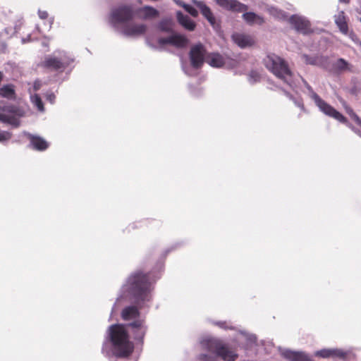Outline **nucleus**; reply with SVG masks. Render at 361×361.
Instances as JSON below:
<instances>
[{
    "instance_id": "obj_1",
    "label": "nucleus",
    "mask_w": 361,
    "mask_h": 361,
    "mask_svg": "<svg viewBox=\"0 0 361 361\" xmlns=\"http://www.w3.org/2000/svg\"><path fill=\"white\" fill-rule=\"evenodd\" d=\"M107 334L115 357L126 358L131 355L134 350V343L130 339L129 331L126 324H112L108 328Z\"/></svg>"
},
{
    "instance_id": "obj_2",
    "label": "nucleus",
    "mask_w": 361,
    "mask_h": 361,
    "mask_svg": "<svg viewBox=\"0 0 361 361\" xmlns=\"http://www.w3.org/2000/svg\"><path fill=\"white\" fill-rule=\"evenodd\" d=\"M151 282L149 274L141 271L133 272L124 286L125 289L134 298L136 302L150 300Z\"/></svg>"
},
{
    "instance_id": "obj_3",
    "label": "nucleus",
    "mask_w": 361,
    "mask_h": 361,
    "mask_svg": "<svg viewBox=\"0 0 361 361\" xmlns=\"http://www.w3.org/2000/svg\"><path fill=\"white\" fill-rule=\"evenodd\" d=\"M265 67L276 77L287 84H290L293 73L288 63L281 57L275 54H269L263 59Z\"/></svg>"
},
{
    "instance_id": "obj_4",
    "label": "nucleus",
    "mask_w": 361,
    "mask_h": 361,
    "mask_svg": "<svg viewBox=\"0 0 361 361\" xmlns=\"http://www.w3.org/2000/svg\"><path fill=\"white\" fill-rule=\"evenodd\" d=\"M201 345L203 349L214 354L224 361H235L238 357L235 351L232 350L228 344L218 338L203 339L201 341Z\"/></svg>"
},
{
    "instance_id": "obj_5",
    "label": "nucleus",
    "mask_w": 361,
    "mask_h": 361,
    "mask_svg": "<svg viewBox=\"0 0 361 361\" xmlns=\"http://www.w3.org/2000/svg\"><path fill=\"white\" fill-rule=\"evenodd\" d=\"M73 59L67 54L60 52L58 55H48L41 63V67L50 72L62 73L73 63Z\"/></svg>"
},
{
    "instance_id": "obj_6",
    "label": "nucleus",
    "mask_w": 361,
    "mask_h": 361,
    "mask_svg": "<svg viewBox=\"0 0 361 361\" xmlns=\"http://www.w3.org/2000/svg\"><path fill=\"white\" fill-rule=\"evenodd\" d=\"M135 12L130 5H122L113 9L110 15V21L114 25L123 23L134 18Z\"/></svg>"
},
{
    "instance_id": "obj_7",
    "label": "nucleus",
    "mask_w": 361,
    "mask_h": 361,
    "mask_svg": "<svg viewBox=\"0 0 361 361\" xmlns=\"http://www.w3.org/2000/svg\"><path fill=\"white\" fill-rule=\"evenodd\" d=\"M312 98L319 109L326 115L334 118L342 123H347V118L333 106L324 101L317 93L312 92Z\"/></svg>"
},
{
    "instance_id": "obj_8",
    "label": "nucleus",
    "mask_w": 361,
    "mask_h": 361,
    "mask_svg": "<svg viewBox=\"0 0 361 361\" xmlns=\"http://www.w3.org/2000/svg\"><path fill=\"white\" fill-rule=\"evenodd\" d=\"M206 54L207 50L202 44L197 43L193 45L189 53L191 66L195 69L200 68L206 59Z\"/></svg>"
},
{
    "instance_id": "obj_9",
    "label": "nucleus",
    "mask_w": 361,
    "mask_h": 361,
    "mask_svg": "<svg viewBox=\"0 0 361 361\" xmlns=\"http://www.w3.org/2000/svg\"><path fill=\"white\" fill-rule=\"evenodd\" d=\"M127 329H130L135 341L143 344L147 326L143 319H135L133 322L126 324Z\"/></svg>"
},
{
    "instance_id": "obj_10",
    "label": "nucleus",
    "mask_w": 361,
    "mask_h": 361,
    "mask_svg": "<svg viewBox=\"0 0 361 361\" xmlns=\"http://www.w3.org/2000/svg\"><path fill=\"white\" fill-rule=\"evenodd\" d=\"M157 42L161 47L166 44H171L176 48L182 49L188 45L189 40L184 35L175 34L168 37H160L158 39Z\"/></svg>"
},
{
    "instance_id": "obj_11",
    "label": "nucleus",
    "mask_w": 361,
    "mask_h": 361,
    "mask_svg": "<svg viewBox=\"0 0 361 361\" xmlns=\"http://www.w3.org/2000/svg\"><path fill=\"white\" fill-rule=\"evenodd\" d=\"M216 4L228 11L235 12H245L248 6L237 0H214Z\"/></svg>"
},
{
    "instance_id": "obj_12",
    "label": "nucleus",
    "mask_w": 361,
    "mask_h": 361,
    "mask_svg": "<svg viewBox=\"0 0 361 361\" xmlns=\"http://www.w3.org/2000/svg\"><path fill=\"white\" fill-rule=\"evenodd\" d=\"M347 353L341 349L324 348L314 353V355L322 358H339L344 360Z\"/></svg>"
},
{
    "instance_id": "obj_13",
    "label": "nucleus",
    "mask_w": 361,
    "mask_h": 361,
    "mask_svg": "<svg viewBox=\"0 0 361 361\" xmlns=\"http://www.w3.org/2000/svg\"><path fill=\"white\" fill-rule=\"evenodd\" d=\"M289 22L297 31L303 34H307L311 31L310 22L302 17L292 16L289 19Z\"/></svg>"
},
{
    "instance_id": "obj_14",
    "label": "nucleus",
    "mask_w": 361,
    "mask_h": 361,
    "mask_svg": "<svg viewBox=\"0 0 361 361\" xmlns=\"http://www.w3.org/2000/svg\"><path fill=\"white\" fill-rule=\"evenodd\" d=\"M192 3L199 8L202 15L208 20V22L212 26H214L216 24V19L210 8L207 6L204 1L192 0Z\"/></svg>"
},
{
    "instance_id": "obj_15",
    "label": "nucleus",
    "mask_w": 361,
    "mask_h": 361,
    "mask_svg": "<svg viewBox=\"0 0 361 361\" xmlns=\"http://www.w3.org/2000/svg\"><path fill=\"white\" fill-rule=\"evenodd\" d=\"M146 30L145 24L131 23L124 26L123 33L126 36H138L145 34Z\"/></svg>"
},
{
    "instance_id": "obj_16",
    "label": "nucleus",
    "mask_w": 361,
    "mask_h": 361,
    "mask_svg": "<svg viewBox=\"0 0 361 361\" xmlns=\"http://www.w3.org/2000/svg\"><path fill=\"white\" fill-rule=\"evenodd\" d=\"M30 147L37 151L46 150L49 145L44 138L40 136L30 134L28 135Z\"/></svg>"
},
{
    "instance_id": "obj_17",
    "label": "nucleus",
    "mask_w": 361,
    "mask_h": 361,
    "mask_svg": "<svg viewBox=\"0 0 361 361\" xmlns=\"http://www.w3.org/2000/svg\"><path fill=\"white\" fill-rule=\"evenodd\" d=\"M284 358L289 361H313L306 353L286 350L282 353Z\"/></svg>"
},
{
    "instance_id": "obj_18",
    "label": "nucleus",
    "mask_w": 361,
    "mask_h": 361,
    "mask_svg": "<svg viewBox=\"0 0 361 361\" xmlns=\"http://www.w3.org/2000/svg\"><path fill=\"white\" fill-rule=\"evenodd\" d=\"M233 40L241 48L251 47L255 44L253 38L247 35L235 33L232 35Z\"/></svg>"
},
{
    "instance_id": "obj_19",
    "label": "nucleus",
    "mask_w": 361,
    "mask_h": 361,
    "mask_svg": "<svg viewBox=\"0 0 361 361\" xmlns=\"http://www.w3.org/2000/svg\"><path fill=\"white\" fill-rule=\"evenodd\" d=\"M139 18L142 20L156 18L159 16V11L150 6H145L137 11Z\"/></svg>"
},
{
    "instance_id": "obj_20",
    "label": "nucleus",
    "mask_w": 361,
    "mask_h": 361,
    "mask_svg": "<svg viewBox=\"0 0 361 361\" xmlns=\"http://www.w3.org/2000/svg\"><path fill=\"white\" fill-rule=\"evenodd\" d=\"M140 312L136 306L126 307L121 312V317L125 321H130L132 319H138Z\"/></svg>"
},
{
    "instance_id": "obj_21",
    "label": "nucleus",
    "mask_w": 361,
    "mask_h": 361,
    "mask_svg": "<svg viewBox=\"0 0 361 361\" xmlns=\"http://www.w3.org/2000/svg\"><path fill=\"white\" fill-rule=\"evenodd\" d=\"M178 22L186 30L193 31L196 27L195 23L181 11L176 13Z\"/></svg>"
},
{
    "instance_id": "obj_22",
    "label": "nucleus",
    "mask_w": 361,
    "mask_h": 361,
    "mask_svg": "<svg viewBox=\"0 0 361 361\" xmlns=\"http://www.w3.org/2000/svg\"><path fill=\"white\" fill-rule=\"evenodd\" d=\"M0 97L10 100L16 99V87L13 84L4 85L0 87Z\"/></svg>"
},
{
    "instance_id": "obj_23",
    "label": "nucleus",
    "mask_w": 361,
    "mask_h": 361,
    "mask_svg": "<svg viewBox=\"0 0 361 361\" xmlns=\"http://www.w3.org/2000/svg\"><path fill=\"white\" fill-rule=\"evenodd\" d=\"M206 61L212 67L220 68L224 65V59L221 55L212 53L206 58Z\"/></svg>"
},
{
    "instance_id": "obj_24",
    "label": "nucleus",
    "mask_w": 361,
    "mask_h": 361,
    "mask_svg": "<svg viewBox=\"0 0 361 361\" xmlns=\"http://www.w3.org/2000/svg\"><path fill=\"white\" fill-rule=\"evenodd\" d=\"M335 23L342 33L345 35L348 33V26L346 21L345 13L343 11L339 12L338 14L336 16Z\"/></svg>"
},
{
    "instance_id": "obj_25",
    "label": "nucleus",
    "mask_w": 361,
    "mask_h": 361,
    "mask_svg": "<svg viewBox=\"0 0 361 361\" xmlns=\"http://www.w3.org/2000/svg\"><path fill=\"white\" fill-rule=\"evenodd\" d=\"M243 19L250 25H262L264 23V18L253 12H245L243 15Z\"/></svg>"
},
{
    "instance_id": "obj_26",
    "label": "nucleus",
    "mask_w": 361,
    "mask_h": 361,
    "mask_svg": "<svg viewBox=\"0 0 361 361\" xmlns=\"http://www.w3.org/2000/svg\"><path fill=\"white\" fill-rule=\"evenodd\" d=\"M158 29L165 32H173V21L171 19H162L157 25Z\"/></svg>"
},
{
    "instance_id": "obj_27",
    "label": "nucleus",
    "mask_w": 361,
    "mask_h": 361,
    "mask_svg": "<svg viewBox=\"0 0 361 361\" xmlns=\"http://www.w3.org/2000/svg\"><path fill=\"white\" fill-rule=\"evenodd\" d=\"M31 99L32 103L35 104V106L37 108V109L40 111H43L44 108V104L42 101L41 97L39 94H35L32 97H31Z\"/></svg>"
},
{
    "instance_id": "obj_28",
    "label": "nucleus",
    "mask_w": 361,
    "mask_h": 361,
    "mask_svg": "<svg viewBox=\"0 0 361 361\" xmlns=\"http://www.w3.org/2000/svg\"><path fill=\"white\" fill-rule=\"evenodd\" d=\"M345 111L346 113L358 126L361 125V118L354 112L352 108L347 106L345 107Z\"/></svg>"
},
{
    "instance_id": "obj_29",
    "label": "nucleus",
    "mask_w": 361,
    "mask_h": 361,
    "mask_svg": "<svg viewBox=\"0 0 361 361\" xmlns=\"http://www.w3.org/2000/svg\"><path fill=\"white\" fill-rule=\"evenodd\" d=\"M348 62L343 59H339L336 63V67L341 71H343L347 69L348 68Z\"/></svg>"
},
{
    "instance_id": "obj_30",
    "label": "nucleus",
    "mask_w": 361,
    "mask_h": 361,
    "mask_svg": "<svg viewBox=\"0 0 361 361\" xmlns=\"http://www.w3.org/2000/svg\"><path fill=\"white\" fill-rule=\"evenodd\" d=\"M183 8L193 17H197L198 16L197 11L189 4H184Z\"/></svg>"
},
{
    "instance_id": "obj_31",
    "label": "nucleus",
    "mask_w": 361,
    "mask_h": 361,
    "mask_svg": "<svg viewBox=\"0 0 361 361\" xmlns=\"http://www.w3.org/2000/svg\"><path fill=\"white\" fill-rule=\"evenodd\" d=\"M14 118L4 114L0 113V121L4 123H13Z\"/></svg>"
},
{
    "instance_id": "obj_32",
    "label": "nucleus",
    "mask_w": 361,
    "mask_h": 361,
    "mask_svg": "<svg viewBox=\"0 0 361 361\" xmlns=\"http://www.w3.org/2000/svg\"><path fill=\"white\" fill-rule=\"evenodd\" d=\"M11 137L12 134L10 132L0 130V142L8 140Z\"/></svg>"
},
{
    "instance_id": "obj_33",
    "label": "nucleus",
    "mask_w": 361,
    "mask_h": 361,
    "mask_svg": "<svg viewBox=\"0 0 361 361\" xmlns=\"http://www.w3.org/2000/svg\"><path fill=\"white\" fill-rule=\"evenodd\" d=\"M197 359L199 361H217L215 357L204 353L199 355Z\"/></svg>"
},
{
    "instance_id": "obj_34",
    "label": "nucleus",
    "mask_w": 361,
    "mask_h": 361,
    "mask_svg": "<svg viewBox=\"0 0 361 361\" xmlns=\"http://www.w3.org/2000/svg\"><path fill=\"white\" fill-rule=\"evenodd\" d=\"M3 110L8 113L17 114L18 111V108L13 105H9L4 107Z\"/></svg>"
},
{
    "instance_id": "obj_35",
    "label": "nucleus",
    "mask_w": 361,
    "mask_h": 361,
    "mask_svg": "<svg viewBox=\"0 0 361 361\" xmlns=\"http://www.w3.org/2000/svg\"><path fill=\"white\" fill-rule=\"evenodd\" d=\"M41 86H42L41 81L39 80H37L34 82L33 89L35 91H37L40 89Z\"/></svg>"
},
{
    "instance_id": "obj_36",
    "label": "nucleus",
    "mask_w": 361,
    "mask_h": 361,
    "mask_svg": "<svg viewBox=\"0 0 361 361\" xmlns=\"http://www.w3.org/2000/svg\"><path fill=\"white\" fill-rule=\"evenodd\" d=\"M250 77L253 78L255 81H257L259 78V75L255 71H251L250 73Z\"/></svg>"
},
{
    "instance_id": "obj_37",
    "label": "nucleus",
    "mask_w": 361,
    "mask_h": 361,
    "mask_svg": "<svg viewBox=\"0 0 361 361\" xmlns=\"http://www.w3.org/2000/svg\"><path fill=\"white\" fill-rule=\"evenodd\" d=\"M304 58L305 59L306 63L309 64H314V61L313 59H311L308 56L305 55Z\"/></svg>"
},
{
    "instance_id": "obj_38",
    "label": "nucleus",
    "mask_w": 361,
    "mask_h": 361,
    "mask_svg": "<svg viewBox=\"0 0 361 361\" xmlns=\"http://www.w3.org/2000/svg\"><path fill=\"white\" fill-rule=\"evenodd\" d=\"M177 5L181 6L183 8V5L185 4L183 1L181 0H173Z\"/></svg>"
},
{
    "instance_id": "obj_39",
    "label": "nucleus",
    "mask_w": 361,
    "mask_h": 361,
    "mask_svg": "<svg viewBox=\"0 0 361 361\" xmlns=\"http://www.w3.org/2000/svg\"><path fill=\"white\" fill-rule=\"evenodd\" d=\"M47 99L52 103L55 99V95L53 93H51L49 95H48Z\"/></svg>"
},
{
    "instance_id": "obj_40",
    "label": "nucleus",
    "mask_w": 361,
    "mask_h": 361,
    "mask_svg": "<svg viewBox=\"0 0 361 361\" xmlns=\"http://www.w3.org/2000/svg\"><path fill=\"white\" fill-rule=\"evenodd\" d=\"M216 324L221 327H224V325L226 324V322H219L216 323Z\"/></svg>"
},
{
    "instance_id": "obj_41",
    "label": "nucleus",
    "mask_w": 361,
    "mask_h": 361,
    "mask_svg": "<svg viewBox=\"0 0 361 361\" xmlns=\"http://www.w3.org/2000/svg\"><path fill=\"white\" fill-rule=\"evenodd\" d=\"M42 18H45L47 17V13L42 14V16H40Z\"/></svg>"
},
{
    "instance_id": "obj_42",
    "label": "nucleus",
    "mask_w": 361,
    "mask_h": 361,
    "mask_svg": "<svg viewBox=\"0 0 361 361\" xmlns=\"http://www.w3.org/2000/svg\"><path fill=\"white\" fill-rule=\"evenodd\" d=\"M42 18H45L47 17V13L42 14V16H40Z\"/></svg>"
},
{
    "instance_id": "obj_43",
    "label": "nucleus",
    "mask_w": 361,
    "mask_h": 361,
    "mask_svg": "<svg viewBox=\"0 0 361 361\" xmlns=\"http://www.w3.org/2000/svg\"><path fill=\"white\" fill-rule=\"evenodd\" d=\"M306 86H307V89H308V90H311V91L312 90V87H311L309 85H307H307H306Z\"/></svg>"
},
{
    "instance_id": "obj_44",
    "label": "nucleus",
    "mask_w": 361,
    "mask_h": 361,
    "mask_svg": "<svg viewBox=\"0 0 361 361\" xmlns=\"http://www.w3.org/2000/svg\"><path fill=\"white\" fill-rule=\"evenodd\" d=\"M342 2H344V3H348L349 0H340Z\"/></svg>"
},
{
    "instance_id": "obj_45",
    "label": "nucleus",
    "mask_w": 361,
    "mask_h": 361,
    "mask_svg": "<svg viewBox=\"0 0 361 361\" xmlns=\"http://www.w3.org/2000/svg\"><path fill=\"white\" fill-rule=\"evenodd\" d=\"M360 46L361 47V42L360 43Z\"/></svg>"
},
{
    "instance_id": "obj_46",
    "label": "nucleus",
    "mask_w": 361,
    "mask_h": 361,
    "mask_svg": "<svg viewBox=\"0 0 361 361\" xmlns=\"http://www.w3.org/2000/svg\"><path fill=\"white\" fill-rule=\"evenodd\" d=\"M360 22H361V18H360Z\"/></svg>"
},
{
    "instance_id": "obj_47",
    "label": "nucleus",
    "mask_w": 361,
    "mask_h": 361,
    "mask_svg": "<svg viewBox=\"0 0 361 361\" xmlns=\"http://www.w3.org/2000/svg\"><path fill=\"white\" fill-rule=\"evenodd\" d=\"M360 126L361 127V125Z\"/></svg>"
},
{
    "instance_id": "obj_48",
    "label": "nucleus",
    "mask_w": 361,
    "mask_h": 361,
    "mask_svg": "<svg viewBox=\"0 0 361 361\" xmlns=\"http://www.w3.org/2000/svg\"><path fill=\"white\" fill-rule=\"evenodd\" d=\"M360 126L361 127V125Z\"/></svg>"
},
{
    "instance_id": "obj_49",
    "label": "nucleus",
    "mask_w": 361,
    "mask_h": 361,
    "mask_svg": "<svg viewBox=\"0 0 361 361\" xmlns=\"http://www.w3.org/2000/svg\"><path fill=\"white\" fill-rule=\"evenodd\" d=\"M360 136H361V135H360Z\"/></svg>"
}]
</instances>
